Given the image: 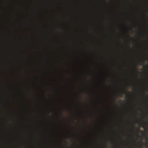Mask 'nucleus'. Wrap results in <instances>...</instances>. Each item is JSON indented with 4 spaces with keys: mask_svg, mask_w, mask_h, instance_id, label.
Returning <instances> with one entry per match:
<instances>
[{
    "mask_svg": "<svg viewBox=\"0 0 148 148\" xmlns=\"http://www.w3.org/2000/svg\"><path fill=\"white\" fill-rule=\"evenodd\" d=\"M138 147L139 148H143L142 146L140 144H138Z\"/></svg>",
    "mask_w": 148,
    "mask_h": 148,
    "instance_id": "obj_2",
    "label": "nucleus"
},
{
    "mask_svg": "<svg viewBox=\"0 0 148 148\" xmlns=\"http://www.w3.org/2000/svg\"><path fill=\"white\" fill-rule=\"evenodd\" d=\"M124 92H126V91H124Z\"/></svg>",
    "mask_w": 148,
    "mask_h": 148,
    "instance_id": "obj_5",
    "label": "nucleus"
},
{
    "mask_svg": "<svg viewBox=\"0 0 148 148\" xmlns=\"http://www.w3.org/2000/svg\"><path fill=\"white\" fill-rule=\"evenodd\" d=\"M120 96H121L122 95L121 94H120Z\"/></svg>",
    "mask_w": 148,
    "mask_h": 148,
    "instance_id": "obj_3",
    "label": "nucleus"
},
{
    "mask_svg": "<svg viewBox=\"0 0 148 148\" xmlns=\"http://www.w3.org/2000/svg\"><path fill=\"white\" fill-rule=\"evenodd\" d=\"M146 142L145 143V146H146L148 144V138L146 139Z\"/></svg>",
    "mask_w": 148,
    "mask_h": 148,
    "instance_id": "obj_1",
    "label": "nucleus"
},
{
    "mask_svg": "<svg viewBox=\"0 0 148 148\" xmlns=\"http://www.w3.org/2000/svg\"><path fill=\"white\" fill-rule=\"evenodd\" d=\"M143 127L144 128H145V127L144 126H143Z\"/></svg>",
    "mask_w": 148,
    "mask_h": 148,
    "instance_id": "obj_4",
    "label": "nucleus"
}]
</instances>
